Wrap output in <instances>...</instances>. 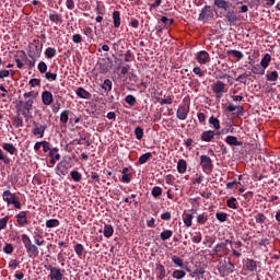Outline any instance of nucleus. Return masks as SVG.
I'll return each instance as SVG.
<instances>
[{
    "label": "nucleus",
    "instance_id": "nucleus-1",
    "mask_svg": "<svg viewBox=\"0 0 280 280\" xmlns=\"http://www.w3.org/2000/svg\"><path fill=\"white\" fill-rule=\"evenodd\" d=\"M34 106V100H20L18 104H15V110L19 115H22L26 121L33 119L32 110Z\"/></svg>",
    "mask_w": 280,
    "mask_h": 280
},
{
    "label": "nucleus",
    "instance_id": "nucleus-2",
    "mask_svg": "<svg viewBox=\"0 0 280 280\" xmlns=\"http://www.w3.org/2000/svg\"><path fill=\"white\" fill-rule=\"evenodd\" d=\"M43 48H44V44H40L39 39H34V42H31V44H28V49H27L28 58H32L35 67H36L37 60L42 58Z\"/></svg>",
    "mask_w": 280,
    "mask_h": 280
},
{
    "label": "nucleus",
    "instance_id": "nucleus-3",
    "mask_svg": "<svg viewBox=\"0 0 280 280\" xmlns=\"http://www.w3.org/2000/svg\"><path fill=\"white\" fill-rule=\"evenodd\" d=\"M22 243L24 244V248H26V253L30 257H38L39 255V248L36 246V243L33 244L30 235L26 233L22 234Z\"/></svg>",
    "mask_w": 280,
    "mask_h": 280
},
{
    "label": "nucleus",
    "instance_id": "nucleus-4",
    "mask_svg": "<svg viewBox=\"0 0 280 280\" xmlns=\"http://www.w3.org/2000/svg\"><path fill=\"white\" fill-rule=\"evenodd\" d=\"M2 198L8 206L13 205L15 209H22V202L19 196H16V194H12L10 189H5V191L2 192Z\"/></svg>",
    "mask_w": 280,
    "mask_h": 280
},
{
    "label": "nucleus",
    "instance_id": "nucleus-5",
    "mask_svg": "<svg viewBox=\"0 0 280 280\" xmlns=\"http://www.w3.org/2000/svg\"><path fill=\"white\" fill-rule=\"evenodd\" d=\"M200 165H201L202 171L206 174H211V172H213V168H214L213 161L207 154H201Z\"/></svg>",
    "mask_w": 280,
    "mask_h": 280
},
{
    "label": "nucleus",
    "instance_id": "nucleus-6",
    "mask_svg": "<svg viewBox=\"0 0 280 280\" xmlns=\"http://www.w3.org/2000/svg\"><path fill=\"white\" fill-rule=\"evenodd\" d=\"M212 93L215 95V101L221 102L224 92H225V84L224 82H221L220 80L211 85Z\"/></svg>",
    "mask_w": 280,
    "mask_h": 280
},
{
    "label": "nucleus",
    "instance_id": "nucleus-7",
    "mask_svg": "<svg viewBox=\"0 0 280 280\" xmlns=\"http://www.w3.org/2000/svg\"><path fill=\"white\" fill-rule=\"evenodd\" d=\"M47 269L49 270V279L50 280L65 279L66 270H62L61 268H58L57 266H51V265H49Z\"/></svg>",
    "mask_w": 280,
    "mask_h": 280
},
{
    "label": "nucleus",
    "instance_id": "nucleus-8",
    "mask_svg": "<svg viewBox=\"0 0 280 280\" xmlns=\"http://www.w3.org/2000/svg\"><path fill=\"white\" fill-rule=\"evenodd\" d=\"M33 126H34L33 135L35 137H39L40 139H43L48 128V124H46V121H42V124H38L37 121H33Z\"/></svg>",
    "mask_w": 280,
    "mask_h": 280
},
{
    "label": "nucleus",
    "instance_id": "nucleus-9",
    "mask_svg": "<svg viewBox=\"0 0 280 280\" xmlns=\"http://www.w3.org/2000/svg\"><path fill=\"white\" fill-rule=\"evenodd\" d=\"M235 270V264L229 261L228 264H222L218 267L219 275L221 277H229Z\"/></svg>",
    "mask_w": 280,
    "mask_h": 280
},
{
    "label": "nucleus",
    "instance_id": "nucleus-10",
    "mask_svg": "<svg viewBox=\"0 0 280 280\" xmlns=\"http://www.w3.org/2000/svg\"><path fill=\"white\" fill-rule=\"evenodd\" d=\"M196 60L199 65H208V62H211L210 52L208 50H198Z\"/></svg>",
    "mask_w": 280,
    "mask_h": 280
},
{
    "label": "nucleus",
    "instance_id": "nucleus-11",
    "mask_svg": "<svg viewBox=\"0 0 280 280\" xmlns=\"http://www.w3.org/2000/svg\"><path fill=\"white\" fill-rule=\"evenodd\" d=\"M28 213H30V211H20L15 215L16 223L19 226H26V224H30Z\"/></svg>",
    "mask_w": 280,
    "mask_h": 280
},
{
    "label": "nucleus",
    "instance_id": "nucleus-12",
    "mask_svg": "<svg viewBox=\"0 0 280 280\" xmlns=\"http://www.w3.org/2000/svg\"><path fill=\"white\" fill-rule=\"evenodd\" d=\"M190 113V106H179L176 113L177 119H180V121H185Z\"/></svg>",
    "mask_w": 280,
    "mask_h": 280
},
{
    "label": "nucleus",
    "instance_id": "nucleus-13",
    "mask_svg": "<svg viewBox=\"0 0 280 280\" xmlns=\"http://www.w3.org/2000/svg\"><path fill=\"white\" fill-rule=\"evenodd\" d=\"M213 16V9L210 4H206L201 12L199 13V20H209Z\"/></svg>",
    "mask_w": 280,
    "mask_h": 280
},
{
    "label": "nucleus",
    "instance_id": "nucleus-14",
    "mask_svg": "<svg viewBox=\"0 0 280 280\" xmlns=\"http://www.w3.org/2000/svg\"><path fill=\"white\" fill-rule=\"evenodd\" d=\"M217 132L214 130H205L201 132V141H205L206 143H211L215 139Z\"/></svg>",
    "mask_w": 280,
    "mask_h": 280
},
{
    "label": "nucleus",
    "instance_id": "nucleus-15",
    "mask_svg": "<svg viewBox=\"0 0 280 280\" xmlns=\"http://www.w3.org/2000/svg\"><path fill=\"white\" fill-rule=\"evenodd\" d=\"M75 95L80 97V100H92V93L83 89L82 86H79L75 90Z\"/></svg>",
    "mask_w": 280,
    "mask_h": 280
},
{
    "label": "nucleus",
    "instance_id": "nucleus-16",
    "mask_svg": "<svg viewBox=\"0 0 280 280\" xmlns=\"http://www.w3.org/2000/svg\"><path fill=\"white\" fill-rule=\"evenodd\" d=\"M42 102L45 106H50L54 102L52 93H50V91H44V93H42Z\"/></svg>",
    "mask_w": 280,
    "mask_h": 280
},
{
    "label": "nucleus",
    "instance_id": "nucleus-17",
    "mask_svg": "<svg viewBox=\"0 0 280 280\" xmlns=\"http://www.w3.org/2000/svg\"><path fill=\"white\" fill-rule=\"evenodd\" d=\"M271 60L272 55H270V52H266V55H264L262 59L260 60V67L264 68V73H266V69H268Z\"/></svg>",
    "mask_w": 280,
    "mask_h": 280
},
{
    "label": "nucleus",
    "instance_id": "nucleus-18",
    "mask_svg": "<svg viewBox=\"0 0 280 280\" xmlns=\"http://www.w3.org/2000/svg\"><path fill=\"white\" fill-rule=\"evenodd\" d=\"M56 174H58V176H67V174H69V170L66 165V163H58V165L56 166Z\"/></svg>",
    "mask_w": 280,
    "mask_h": 280
},
{
    "label": "nucleus",
    "instance_id": "nucleus-19",
    "mask_svg": "<svg viewBox=\"0 0 280 280\" xmlns=\"http://www.w3.org/2000/svg\"><path fill=\"white\" fill-rule=\"evenodd\" d=\"M245 268L246 270H249V272H256L258 268V264L255 259H246Z\"/></svg>",
    "mask_w": 280,
    "mask_h": 280
},
{
    "label": "nucleus",
    "instance_id": "nucleus-20",
    "mask_svg": "<svg viewBox=\"0 0 280 280\" xmlns=\"http://www.w3.org/2000/svg\"><path fill=\"white\" fill-rule=\"evenodd\" d=\"M113 23L115 28L121 26V13L118 10L113 11Z\"/></svg>",
    "mask_w": 280,
    "mask_h": 280
},
{
    "label": "nucleus",
    "instance_id": "nucleus-21",
    "mask_svg": "<svg viewBox=\"0 0 280 280\" xmlns=\"http://www.w3.org/2000/svg\"><path fill=\"white\" fill-rule=\"evenodd\" d=\"M2 148L5 152H8L11 155H18V148H15V145H13V143H2Z\"/></svg>",
    "mask_w": 280,
    "mask_h": 280
},
{
    "label": "nucleus",
    "instance_id": "nucleus-22",
    "mask_svg": "<svg viewBox=\"0 0 280 280\" xmlns=\"http://www.w3.org/2000/svg\"><path fill=\"white\" fill-rule=\"evenodd\" d=\"M225 18L228 19V22L233 25L236 24L237 20H238V15H236V13H234V11H230L228 9V12L225 13Z\"/></svg>",
    "mask_w": 280,
    "mask_h": 280
},
{
    "label": "nucleus",
    "instance_id": "nucleus-23",
    "mask_svg": "<svg viewBox=\"0 0 280 280\" xmlns=\"http://www.w3.org/2000/svg\"><path fill=\"white\" fill-rule=\"evenodd\" d=\"M98 71L100 73H108L109 63L106 61V59H101V61H98Z\"/></svg>",
    "mask_w": 280,
    "mask_h": 280
},
{
    "label": "nucleus",
    "instance_id": "nucleus-24",
    "mask_svg": "<svg viewBox=\"0 0 280 280\" xmlns=\"http://www.w3.org/2000/svg\"><path fill=\"white\" fill-rule=\"evenodd\" d=\"M156 270V277L158 279L162 280L165 279L166 277V270H165V266H163V264H159L155 268Z\"/></svg>",
    "mask_w": 280,
    "mask_h": 280
},
{
    "label": "nucleus",
    "instance_id": "nucleus-25",
    "mask_svg": "<svg viewBox=\"0 0 280 280\" xmlns=\"http://www.w3.org/2000/svg\"><path fill=\"white\" fill-rule=\"evenodd\" d=\"M45 56L46 58H48V60H51V58H56L57 48H55V46H48V48L45 49Z\"/></svg>",
    "mask_w": 280,
    "mask_h": 280
},
{
    "label": "nucleus",
    "instance_id": "nucleus-26",
    "mask_svg": "<svg viewBox=\"0 0 280 280\" xmlns=\"http://www.w3.org/2000/svg\"><path fill=\"white\" fill-rule=\"evenodd\" d=\"M214 4L219 9H224L225 11H228L231 7V2H229V0H214Z\"/></svg>",
    "mask_w": 280,
    "mask_h": 280
},
{
    "label": "nucleus",
    "instance_id": "nucleus-27",
    "mask_svg": "<svg viewBox=\"0 0 280 280\" xmlns=\"http://www.w3.org/2000/svg\"><path fill=\"white\" fill-rule=\"evenodd\" d=\"M243 246V242L237 241L234 242V248H232V255H234V257H242V252L238 250V248H242Z\"/></svg>",
    "mask_w": 280,
    "mask_h": 280
},
{
    "label": "nucleus",
    "instance_id": "nucleus-28",
    "mask_svg": "<svg viewBox=\"0 0 280 280\" xmlns=\"http://www.w3.org/2000/svg\"><path fill=\"white\" fill-rule=\"evenodd\" d=\"M266 79L268 82H277V80H279L278 70H271V72H267Z\"/></svg>",
    "mask_w": 280,
    "mask_h": 280
},
{
    "label": "nucleus",
    "instance_id": "nucleus-29",
    "mask_svg": "<svg viewBox=\"0 0 280 280\" xmlns=\"http://www.w3.org/2000/svg\"><path fill=\"white\" fill-rule=\"evenodd\" d=\"M177 172H179V174H185L187 172V161H185V159H179L177 163Z\"/></svg>",
    "mask_w": 280,
    "mask_h": 280
},
{
    "label": "nucleus",
    "instance_id": "nucleus-30",
    "mask_svg": "<svg viewBox=\"0 0 280 280\" xmlns=\"http://www.w3.org/2000/svg\"><path fill=\"white\" fill-rule=\"evenodd\" d=\"M114 233H115V229H114L113 224L104 225L103 234L105 237H112V235H114Z\"/></svg>",
    "mask_w": 280,
    "mask_h": 280
},
{
    "label": "nucleus",
    "instance_id": "nucleus-31",
    "mask_svg": "<svg viewBox=\"0 0 280 280\" xmlns=\"http://www.w3.org/2000/svg\"><path fill=\"white\" fill-rule=\"evenodd\" d=\"M209 124H210V126H212V128H214V130H213L214 132H215V130L221 129L220 119H218V117H214L213 115H212V117H210Z\"/></svg>",
    "mask_w": 280,
    "mask_h": 280
},
{
    "label": "nucleus",
    "instance_id": "nucleus-32",
    "mask_svg": "<svg viewBox=\"0 0 280 280\" xmlns=\"http://www.w3.org/2000/svg\"><path fill=\"white\" fill-rule=\"evenodd\" d=\"M228 56H234V58H237V60H243L244 52H242V50H235V48H231V50H228Z\"/></svg>",
    "mask_w": 280,
    "mask_h": 280
},
{
    "label": "nucleus",
    "instance_id": "nucleus-33",
    "mask_svg": "<svg viewBox=\"0 0 280 280\" xmlns=\"http://www.w3.org/2000/svg\"><path fill=\"white\" fill-rule=\"evenodd\" d=\"M225 142L229 145H243L242 141H238L237 137H233V136L226 137Z\"/></svg>",
    "mask_w": 280,
    "mask_h": 280
},
{
    "label": "nucleus",
    "instance_id": "nucleus-34",
    "mask_svg": "<svg viewBox=\"0 0 280 280\" xmlns=\"http://www.w3.org/2000/svg\"><path fill=\"white\" fill-rule=\"evenodd\" d=\"M192 220H194V214L192 213H185L183 215V221H184V224L186 226H192Z\"/></svg>",
    "mask_w": 280,
    "mask_h": 280
},
{
    "label": "nucleus",
    "instance_id": "nucleus-35",
    "mask_svg": "<svg viewBox=\"0 0 280 280\" xmlns=\"http://www.w3.org/2000/svg\"><path fill=\"white\" fill-rule=\"evenodd\" d=\"M228 110L229 113H234L235 110H237V115H244L243 106H234V104H229Z\"/></svg>",
    "mask_w": 280,
    "mask_h": 280
},
{
    "label": "nucleus",
    "instance_id": "nucleus-36",
    "mask_svg": "<svg viewBox=\"0 0 280 280\" xmlns=\"http://www.w3.org/2000/svg\"><path fill=\"white\" fill-rule=\"evenodd\" d=\"M174 232L170 229H166L165 231H162V233L160 234V237L163 242H165L166 240H171V237H173Z\"/></svg>",
    "mask_w": 280,
    "mask_h": 280
},
{
    "label": "nucleus",
    "instance_id": "nucleus-37",
    "mask_svg": "<svg viewBox=\"0 0 280 280\" xmlns=\"http://www.w3.org/2000/svg\"><path fill=\"white\" fill-rule=\"evenodd\" d=\"M172 277L174 279H184L186 277V270H183V268L173 270Z\"/></svg>",
    "mask_w": 280,
    "mask_h": 280
},
{
    "label": "nucleus",
    "instance_id": "nucleus-38",
    "mask_svg": "<svg viewBox=\"0 0 280 280\" xmlns=\"http://www.w3.org/2000/svg\"><path fill=\"white\" fill-rule=\"evenodd\" d=\"M49 20L51 22H62L63 16L61 13H57V11H54L52 13H49Z\"/></svg>",
    "mask_w": 280,
    "mask_h": 280
},
{
    "label": "nucleus",
    "instance_id": "nucleus-39",
    "mask_svg": "<svg viewBox=\"0 0 280 280\" xmlns=\"http://www.w3.org/2000/svg\"><path fill=\"white\" fill-rule=\"evenodd\" d=\"M105 93H110L113 91V82L112 80H105L101 86Z\"/></svg>",
    "mask_w": 280,
    "mask_h": 280
},
{
    "label": "nucleus",
    "instance_id": "nucleus-40",
    "mask_svg": "<svg viewBox=\"0 0 280 280\" xmlns=\"http://www.w3.org/2000/svg\"><path fill=\"white\" fill-rule=\"evenodd\" d=\"M60 220H57L55 218L50 220H46V228L47 229H55L56 226H59Z\"/></svg>",
    "mask_w": 280,
    "mask_h": 280
},
{
    "label": "nucleus",
    "instance_id": "nucleus-41",
    "mask_svg": "<svg viewBox=\"0 0 280 280\" xmlns=\"http://www.w3.org/2000/svg\"><path fill=\"white\" fill-rule=\"evenodd\" d=\"M172 261L175 266H178V268H184V259L182 257H178V255H173L172 256Z\"/></svg>",
    "mask_w": 280,
    "mask_h": 280
},
{
    "label": "nucleus",
    "instance_id": "nucleus-42",
    "mask_svg": "<svg viewBox=\"0 0 280 280\" xmlns=\"http://www.w3.org/2000/svg\"><path fill=\"white\" fill-rule=\"evenodd\" d=\"M151 158H152V152H145V154H141L138 163L140 165H144L145 163H148L149 159H151Z\"/></svg>",
    "mask_w": 280,
    "mask_h": 280
},
{
    "label": "nucleus",
    "instance_id": "nucleus-43",
    "mask_svg": "<svg viewBox=\"0 0 280 280\" xmlns=\"http://www.w3.org/2000/svg\"><path fill=\"white\" fill-rule=\"evenodd\" d=\"M70 176L74 183H80L82 180V174L78 172V170H72V172H70Z\"/></svg>",
    "mask_w": 280,
    "mask_h": 280
},
{
    "label": "nucleus",
    "instance_id": "nucleus-44",
    "mask_svg": "<svg viewBox=\"0 0 280 280\" xmlns=\"http://www.w3.org/2000/svg\"><path fill=\"white\" fill-rule=\"evenodd\" d=\"M192 73H195V75H198V78H205L207 70H202L200 66H195L192 68Z\"/></svg>",
    "mask_w": 280,
    "mask_h": 280
},
{
    "label": "nucleus",
    "instance_id": "nucleus-45",
    "mask_svg": "<svg viewBox=\"0 0 280 280\" xmlns=\"http://www.w3.org/2000/svg\"><path fill=\"white\" fill-rule=\"evenodd\" d=\"M200 86H201V84H200L199 80H190L189 81V88L192 91H195V93H198Z\"/></svg>",
    "mask_w": 280,
    "mask_h": 280
},
{
    "label": "nucleus",
    "instance_id": "nucleus-46",
    "mask_svg": "<svg viewBox=\"0 0 280 280\" xmlns=\"http://www.w3.org/2000/svg\"><path fill=\"white\" fill-rule=\"evenodd\" d=\"M13 126H15V128H23L24 127L23 117H21V115H19V113H18V117H15V119H13Z\"/></svg>",
    "mask_w": 280,
    "mask_h": 280
},
{
    "label": "nucleus",
    "instance_id": "nucleus-47",
    "mask_svg": "<svg viewBox=\"0 0 280 280\" xmlns=\"http://www.w3.org/2000/svg\"><path fill=\"white\" fill-rule=\"evenodd\" d=\"M37 69L39 71V73H45V75H46V73L48 71V66H47L46 61H39L37 63Z\"/></svg>",
    "mask_w": 280,
    "mask_h": 280
},
{
    "label": "nucleus",
    "instance_id": "nucleus-48",
    "mask_svg": "<svg viewBox=\"0 0 280 280\" xmlns=\"http://www.w3.org/2000/svg\"><path fill=\"white\" fill-rule=\"evenodd\" d=\"M0 161L4 163V165H11L12 161L9 156H7L3 152V150L0 149Z\"/></svg>",
    "mask_w": 280,
    "mask_h": 280
},
{
    "label": "nucleus",
    "instance_id": "nucleus-49",
    "mask_svg": "<svg viewBox=\"0 0 280 280\" xmlns=\"http://www.w3.org/2000/svg\"><path fill=\"white\" fill-rule=\"evenodd\" d=\"M143 135H144L143 128H141L140 126H138V127L135 129L136 139H138V141H141V139H143Z\"/></svg>",
    "mask_w": 280,
    "mask_h": 280
},
{
    "label": "nucleus",
    "instance_id": "nucleus-50",
    "mask_svg": "<svg viewBox=\"0 0 280 280\" xmlns=\"http://www.w3.org/2000/svg\"><path fill=\"white\" fill-rule=\"evenodd\" d=\"M84 250H85V247L83 244H75L74 252L78 255V257H82Z\"/></svg>",
    "mask_w": 280,
    "mask_h": 280
},
{
    "label": "nucleus",
    "instance_id": "nucleus-51",
    "mask_svg": "<svg viewBox=\"0 0 280 280\" xmlns=\"http://www.w3.org/2000/svg\"><path fill=\"white\" fill-rule=\"evenodd\" d=\"M228 207L230 209H237L238 205H237V198L231 197L228 199Z\"/></svg>",
    "mask_w": 280,
    "mask_h": 280
},
{
    "label": "nucleus",
    "instance_id": "nucleus-52",
    "mask_svg": "<svg viewBox=\"0 0 280 280\" xmlns=\"http://www.w3.org/2000/svg\"><path fill=\"white\" fill-rule=\"evenodd\" d=\"M208 220L209 215H207L206 213H200L199 215H197V224H206Z\"/></svg>",
    "mask_w": 280,
    "mask_h": 280
},
{
    "label": "nucleus",
    "instance_id": "nucleus-53",
    "mask_svg": "<svg viewBox=\"0 0 280 280\" xmlns=\"http://www.w3.org/2000/svg\"><path fill=\"white\" fill-rule=\"evenodd\" d=\"M72 43H74V45H80V43H83V36L81 33H74L72 35Z\"/></svg>",
    "mask_w": 280,
    "mask_h": 280
},
{
    "label": "nucleus",
    "instance_id": "nucleus-54",
    "mask_svg": "<svg viewBox=\"0 0 280 280\" xmlns=\"http://www.w3.org/2000/svg\"><path fill=\"white\" fill-rule=\"evenodd\" d=\"M248 74L247 72H243V74H238V78H236L235 82H240L241 84H247Z\"/></svg>",
    "mask_w": 280,
    "mask_h": 280
},
{
    "label": "nucleus",
    "instance_id": "nucleus-55",
    "mask_svg": "<svg viewBox=\"0 0 280 280\" xmlns=\"http://www.w3.org/2000/svg\"><path fill=\"white\" fill-rule=\"evenodd\" d=\"M69 115H70V110H62V113L60 115V122L61 124H68Z\"/></svg>",
    "mask_w": 280,
    "mask_h": 280
},
{
    "label": "nucleus",
    "instance_id": "nucleus-56",
    "mask_svg": "<svg viewBox=\"0 0 280 280\" xmlns=\"http://www.w3.org/2000/svg\"><path fill=\"white\" fill-rule=\"evenodd\" d=\"M125 102L126 104H129V106H136L137 97H135V95H127V97H125Z\"/></svg>",
    "mask_w": 280,
    "mask_h": 280
},
{
    "label": "nucleus",
    "instance_id": "nucleus-57",
    "mask_svg": "<svg viewBox=\"0 0 280 280\" xmlns=\"http://www.w3.org/2000/svg\"><path fill=\"white\" fill-rule=\"evenodd\" d=\"M151 194L153 198H160V196L163 194V189L162 187H153Z\"/></svg>",
    "mask_w": 280,
    "mask_h": 280
},
{
    "label": "nucleus",
    "instance_id": "nucleus-58",
    "mask_svg": "<svg viewBox=\"0 0 280 280\" xmlns=\"http://www.w3.org/2000/svg\"><path fill=\"white\" fill-rule=\"evenodd\" d=\"M161 22H163L165 26H171L175 22V20L174 18L170 19L167 18V15H162Z\"/></svg>",
    "mask_w": 280,
    "mask_h": 280
},
{
    "label": "nucleus",
    "instance_id": "nucleus-59",
    "mask_svg": "<svg viewBox=\"0 0 280 280\" xmlns=\"http://www.w3.org/2000/svg\"><path fill=\"white\" fill-rule=\"evenodd\" d=\"M255 220H256L257 224H265L267 218H266L265 213H257V215H255Z\"/></svg>",
    "mask_w": 280,
    "mask_h": 280
},
{
    "label": "nucleus",
    "instance_id": "nucleus-60",
    "mask_svg": "<svg viewBox=\"0 0 280 280\" xmlns=\"http://www.w3.org/2000/svg\"><path fill=\"white\" fill-rule=\"evenodd\" d=\"M225 245L224 242L217 244V246L212 248L213 253H222V250L225 249Z\"/></svg>",
    "mask_w": 280,
    "mask_h": 280
},
{
    "label": "nucleus",
    "instance_id": "nucleus-61",
    "mask_svg": "<svg viewBox=\"0 0 280 280\" xmlns=\"http://www.w3.org/2000/svg\"><path fill=\"white\" fill-rule=\"evenodd\" d=\"M192 242L195 244H200V242H202V233H200V231H198L197 233H195V235H192Z\"/></svg>",
    "mask_w": 280,
    "mask_h": 280
},
{
    "label": "nucleus",
    "instance_id": "nucleus-62",
    "mask_svg": "<svg viewBox=\"0 0 280 280\" xmlns=\"http://www.w3.org/2000/svg\"><path fill=\"white\" fill-rule=\"evenodd\" d=\"M9 220H10L9 215H5L4 218H1V220H0V231H2L3 229H7Z\"/></svg>",
    "mask_w": 280,
    "mask_h": 280
},
{
    "label": "nucleus",
    "instance_id": "nucleus-63",
    "mask_svg": "<svg viewBox=\"0 0 280 280\" xmlns=\"http://www.w3.org/2000/svg\"><path fill=\"white\" fill-rule=\"evenodd\" d=\"M3 250L7 253V255H12V253H14L13 244H5Z\"/></svg>",
    "mask_w": 280,
    "mask_h": 280
},
{
    "label": "nucleus",
    "instance_id": "nucleus-64",
    "mask_svg": "<svg viewBox=\"0 0 280 280\" xmlns=\"http://www.w3.org/2000/svg\"><path fill=\"white\" fill-rule=\"evenodd\" d=\"M217 220H219V222H226L228 213L225 212L217 213Z\"/></svg>",
    "mask_w": 280,
    "mask_h": 280
}]
</instances>
